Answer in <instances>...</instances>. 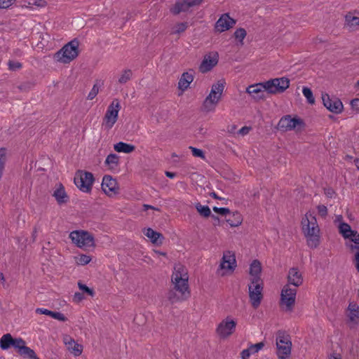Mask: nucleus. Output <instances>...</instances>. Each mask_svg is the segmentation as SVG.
<instances>
[{
	"label": "nucleus",
	"instance_id": "f257e3e1",
	"mask_svg": "<svg viewBox=\"0 0 359 359\" xmlns=\"http://www.w3.org/2000/svg\"><path fill=\"white\" fill-rule=\"evenodd\" d=\"M302 229L309 247L316 248L320 243V229L313 213L307 212L302 219Z\"/></svg>",
	"mask_w": 359,
	"mask_h": 359
},
{
	"label": "nucleus",
	"instance_id": "f03ea898",
	"mask_svg": "<svg viewBox=\"0 0 359 359\" xmlns=\"http://www.w3.org/2000/svg\"><path fill=\"white\" fill-rule=\"evenodd\" d=\"M172 283L174 285L173 289L181 292L188 297L190 295L189 290V275L187 268L181 264L175 265L174 271L171 278Z\"/></svg>",
	"mask_w": 359,
	"mask_h": 359
},
{
	"label": "nucleus",
	"instance_id": "7ed1b4c3",
	"mask_svg": "<svg viewBox=\"0 0 359 359\" xmlns=\"http://www.w3.org/2000/svg\"><path fill=\"white\" fill-rule=\"evenodd\" d=\"M79 55V41L76 39L65 45L55 55V59L61 63L67 64Z\"/></svg>",
	"mask_w": 359,
	"mask_h": 359
},
{
	"label": "nucleus",
	"instance_id": "20e7f679",
	"mask_svg": "<svg viewBox=\"0 0 359 359\" xmlns=\"http://www.w3.org/2000/svg\"><path fill=\"white\" fill-rule=\"evenodd\" d=\"M297 291V288L292 287L290 284L283 286L279 302L282 311L286 313L293 311L296 302Z\"/></svg>",
	"mask_w": 359,
	"mask_h": 359
},
{
	"label": "nucleus",
	"instance_id": "39448f33",
	"mask_svg": "<svg viewBox=\"0 0 359 359\" xmlns=\"http://www.w3.org/2000/svg\"><path fill=\"white\" fill-rule=\"evenodd\" d=\"M69 238L76 246L81 249L87 250L95 246L94 236L87 231H73L69 234Z\"/></svg>",
	"mask_w": 359,
	"mask_h": 359
},
{
	"label": "nucleus",
	"instance_id": "423d86ee",
	"mask_svg": "<svg viewBox=\"0 0 359 359\" xmlns=\"http://www.w3.org/2000/svg\"><path fill=\"white\" fill-rule=\"evenodd\" d=\"M305 126L304 121L297 117H292L291 115L283 116L278 121V129L283 132L295 130L302 131Z\"/></svg>",
	"mask_w": 359,
	"mask_h": 359
},
{
	"label": "nucleus",
	"instance_id": "0eeeda50",
	"mask_svg": "<svg viewBox=\"0 0 359 359\" xmlns=\"http://www.w3.org/2000/svg\"><path fill=\"white\" fill-rule=\"evenodd\" d=\"M236 260L234 253L226 251L223 253L217 274L219 276H229L233 273L236 268Z\"/></svg>",
	"mask_w": 359,
	"mask_h": 359
},
{
	"label": "nucleus",
	"instance_id": "6e6552de",
	"mask_svg": "<svg viewBox=\"0 0 359 359\" xmlns=\"http://www.w3.org/2000/svg\"><path fill=\"white\" fill-rule=\"evenodd\" d=\"M277 355L279 359H286L291 354L292 341L287 334L278 332L276 337Z\"/></svg>",
	"mask_w": 359,
	"mask_h": 359
},
{
	"label": "nucleus",
	"instance_id": "1a4fd4ad",
	"mask_svg": "<svg viewBox=\"0 0 359 359\" xmlns=\"http://www.w3.org/2000/svg\"><path fill=\"white\" fill-rule=\"evenodd\" d=\"M94 182L93 175L87 171L79 170L74 177L76 186L83 192L89 193Z\"/></svg>",
	"mask_w": 359,
	"mask_h": 359
},
{
	"label": "nucleus",
	"instance_id": "9d476101",
	"mask_svg": "<svg viewBox=\"0 0 359 359\" xmlns=\"http://www.w3.org/2000/svg\"><path fill=\"white\" fill-rule=\"evenodd\" d=\"M121 104L118 100H114L107 108L104 117L102 126L106 129H111L118 119Z\"/></svg>",
	"mask_w": 359,
	"mask_h": 359
},
{
	"label": "nucleus",
	"instance_id": "9b49d317",
	"mask_svg": "<svg viewBox=\"0 0 359 359\" xmlns=\"http://www.w3.org/2000/svg\"><path fill=\"white\" fill-rule=\"evenodd\" d=\"M236 325V320L231 316H227L217 325L216 334L222 339H226L235 332Z\"/></svg>",
	"mask_w": 359,
	"mask_h": 359
},
{
	"label": "nucleus",
	"instance_id": "f8f14e48",
	"mask_svg": "<svg viewBox=\"0 0 359 359\" xmlns=\"http://www.w3.org/2000/svg\"><path fill=\"white\" fill-rule=\"evenodd\" d=\"M249 297L253 308L257 309L261 304L263 298V282L262 280L250 281L248 286Z\"/></svg>",
	"mask_w": 359,
	"mask_h": 359
},
{
	"label": "nucleus",
	"instance_id": "ddd939ff",
	"mask_svg": "<svg viewBox=\"0 0 359 359\" xmlns=\"http://www.w3.org/2000/svg\"><path fill=\"white\" fill-rule=\"evenodd\" d=\"M264 83L266 91L272 94L282 93L290 86V80L285 77L271 79Z\"/></svg>",
	"mask_w": 359,
	"mask_h": 359
},
{
	"label": "nucleus",
	"instance_id": "4468645a",
	"mask_svg": "<svg viewBox=\"0 0 359 359\" xmlns=\"http://www.w3.org/2000/svg\"><path fill=\"white\" fill-rule=\"evenodd\" d=\"M219 61V55L217 52H210L205 54L199 66V71L201 73H206L210 71L217 65Z\"/></svg>",
	"mask_w": 359,
	"mask_h": 359
},
{
	"label": "nucleus",
	"instance_id": "2eb2a0df",
	"mask_svg": "<svg viewBox=\"0 0 359 359\" xmlns=\"http://www.w3.org/2000/svg\"><path fill=\"white\" fill-rule=\"evenodd\" d=\"M102 189L108 196L118 194L119 187L115 179L110 175H105L102 179Z\"/></svg>",
	"mask_w": 359,
	"mask_h": 359
},
{
	"label": "nucleus",
	"instance_id": "dca6fc26",
	"mask_svg": "<svg viewBox=\"0 0 359 359\" xmlns=\"http://www.w3.org/2000/svg\"><path fill=\"white\" fill-rule=\"evenodd\" d=\"M324 106L330 111L339 114L343 110V104L340 100L336 97H330L327 94L322 95Z\"/></svg>",
	"mask_w": 359,
	"mask_h": 359
},
{
	"label": "nucleus",
	"instance_id": "f3484780",
	"mask_svg": "<svg viewBox=\"0 0 359 359\" xmlns=\"http://www.w3.org/2000/svg\"><path fill=\"white\" fill-rule=\"evenodd\" d=\"M62 341L67 349L74 356L77 357L81 355L83 346L77 343L71 336L68 334L63 335Z\"/></svg>",
	"mask_w": 359,
	"mask_h": 359
},
{
	"label": "nucleus",
	"instance_id": "a211bd4d",
	"mask_svg": "<svg viewBox=\"0 0 359 359\" xmlns=\"http://www.w3.org/2000/svg\"><path fill=\"white\" fill-rule=\"evenodd\" d=\"M236 20L231 18L229 14L224 13L221 15L215 23V29L218 32H223L233 27Z\"/></svg>",
	"mask_w": 359,
	"mask_h": 359
},
{
	"label": "nucleus",
	"instance_id": "6ab92c4d",
	"mask_svg": "<svg viewBox=\"0 0 359 359\" xmlns=\"http://www.w3.org/2000/svg\"><path fill=\"white\" fill-rule=\"evenodd\" d=\"M266 91L265 83L253 84L246 89V92L255 100L264 99Z\"/></svg>",
	"mask_w": 359,
	"mask_h": 359
},
{
	"label": "nucleus",
	"instance_id": "aec40b11",
	"mask_svg": "<svg viewBox=\"0 0 359 359\" xmlns=\"http://www.w3.org/2000/svg\"><path fill=\"white\" fill-rule=\"evenodd\" d=\"M22 338H13L11 334H4L0 339V347L2 350H7L11 346L17 348Z\"/></svg>",
	"mask_w": 359,
	"mask_h": 359
},
{
	"label": "nucleus",
	"instance_id": "412c9836",
	"mask_svg": "<svg viewBox=\"0 0 359 359\" xmlns=\"http://www.w3.org/2000/svg\"><path fill=\"white\" fill-rule=\"evenodd\" d=\"M287 284L292 287L297 288L303 283L302 273L296 268L290 269L287 275Z\"/></svg>",
	"mask_w": 359,
	"mask_h": 359
},
{
	"label": "nucleus",
	"instance_id": "4be33fe9",
	"mask_svg": "<svg viewBox=\"0 0 359 359\" xmlns=\"http://www.w3.org/2000/svg\"><path fill=\"white\" fill-rule=\"evenodd\" d=\"M346 316L353 325L359 323V306L355 302H351L346 310Z\"/></svg>",
	"mask_w": 359,
	"mask_h": 359
},
{
	"label": "nucleus",
	"instance_id": "5701e85b",
	"mask_svg": "<svg viewBox=\"0 0 359 359\" xmlns=\"http://www.w3.org/2000/svg\"><path fill=\"white\" fill-rule=\"evenodd\" d=\"M144 234L155 245H161L163 240V236L151 228H145L142 230Z\"/></svg>",
	"mask_w": 359,
	"mask_h": 359
},
{
	"label": "nucleus",
	"instance_id": "b1692460",
	"mask_svg": "<svg viewBox=\"0 0 359 359\" xmlns=\"http://www.w3.org/2000/svg\"><path fill=\"white\" fill-rule=\"evenodd\" d=\"M18 353L24 358H28L30 359H39L34 350L26 346V342L22 339L20 345L16 348Z\"/></svg>",
	"mask_w": 359,
	"mask_h": 359
},
{
	"label": "nucleus",
	"instance_id": "393cba45",
	"mask_svg": "<svg viewBox=\"0 0 359 359\" xmlns=\"http://www.w3.org/2000/svg\"><path fill=\"white\" fill-rule=\"evenodd\" d=\"M219 102V100L208 95L202 104L201 111L205 113L215 111Z\"/></svg>",
	"mask_w": 359,
	"mask_h": 359
},
{
	"label": "nucleus",
	"instance_id": "a878e982",
	"mask_svg": "<svg viewBox=\"0 0 359 359\" xmlns=\"http://www.w3.org/2000/svg\"><path fill=\"white\" fill-rule=\"evenodd\" d=\"M53 196L55 197L56 201L59 204L65 203L69 199V197L65 190V187L62 184H58L56 185Z\"/></svg>",
	"mask_w": 359,
	"mask_h": 359
},
{
	"label": "nucleus",
	"instance_id": "bb28decb",
	"mask_svg": "<svg viewBox=\"0 0 359 359\" xmlns=\"http://www.w3.org/2000/svg\"><path fill=\"white\" fill-rule=\"evenodd\" d=\"M225 86V81L223 80L218 81L211 87L209 96L214 97L220 101Z\"/></svg>",
	"mask_w": 359,
	"mask_h": 359
},
{
	"label": "nucleus",
	"instance_id": "cd10ccee",
	"mask_svg": "<svg viewBox=\"0 0 359 359\" xmlns=\"http://www.w3.org/2000/svg\"><path fill=\"white\" fill-rule=\"evenodd\" d=\"M225 86V81L223 80L218 81L211 87L209 96L214 97L220 101Z\"/></svg>",
	"mask_w": 359,
	"mask_h": 359
},
{
	"label": "nucleus",
	"instance_id": "c85d7f7f",
	"mask_svg": "<svg viewBox=\"0 0 359 359\" xmlns=\"http://www.w3.org/2000/svg\"><path fill=\"white\" fill-rule=\"evenodd\" d=\"M261 271V263L258 260H254L250 267V281L262 280L260 278Z\"/></svg>",
	"mask_w": 359,
	"mask_h": 359
},
{
	"label": "nucleus",
	"instance_id": "c756f323",
	"mask_svg": "<svg viewBox=\"0 0 359 359\" xmlns=\"http://www.w3.org/2000/svg\"><path fill=\"white\" fill-rule=\"evenodd\" d=\"M344 26L350 31H355L359 27V17L348 13L345 16Z\"/></svg>",
	"mask_w": 359,
	"mask_h": 359
},
{
	"label": "nucleus",
	"instance_id": "7c9ffc66",
	"mask_svg": "<svg viewBox=\"0 0 359 359\" xmlns=\"http://www.w3.org/2000/svg\"><path fill=\"white\" fill-rule=\"evenodd\" d=\"M194 80V75L190 72H184L182 74L178 82V88L182 91L187 90L190 83Z\"/></svg>",
	"mask_w": 359,
	"mask_h": 359
},
{
	"label": "nucleus",
	"instance_id": "2f4dec72",
	"mask_svg": "<svg viewBox=\"0 0 359 359\" xmlns=\"http://www.w3.org/2000/svg\"><path fill=\"white\" fill-rule=\"evenodd\" d=\"M189 297L181 293L177 292L175 289L170 290L167 294V298L171 304H175L186 300Z\"/></svg>",
	"mask_w": 359,
	"mask_h": 359
},
{
	"label": "nucleus",
	"instance_id": "473e14b6",
	"mask_svg": "<svg viewBox=\"0 0 359 359\" xmlns=\"http://www.w3.org/2000/svg\"><path fill=\"white\" fill-rule=\"evenodd\" d=\"M190 8L186 0L176 2L172 7L170 8V12L174 15H177L181 12H186Z\"/></svg>",
	"mask_w": 359,
	"mask_h": 359
},
{
	"label": "nucleus",
	"instance_id": "72a5a7b5",
	"mask_svg": "<svg viewBox=\"0 0 359 359\" xmlns=\"http://www.w3.org/2000/svg\"><path fill=\"white\" fill-rule=\"evenodd\" d=\"M114 149L119 153L130 154L135 151V147L133 144L119 142L114 145Z\"/></svg>",
	"mask_w": 359,
	"mask_h": 359
},
{
	"label": "nucleus",
	"instance_id": "f704fd0d",
	"mask_svg": "<svg viewBox=\"0 0 359 359\" xmlns=\"http://www.w3.org/2000/svg\"><path fill=\"white\" fill-rule=\"evenodd\" d=\"M119 158L116 154H111L107 156L105 160V164L109 167L110 169L114 168L118 163Z\"/></svg>",
	"mask_w": 359,
	"mask_h": 359
},
{
	"label": "nucleus",
	"instance_id": "c9c22d12",
	"mask_svg": "<svg viewBox=\"0 0 359 359\" xmlns=\"http://www.w3.org/2000/svg\"><path fill=\"white\" fill-rule=\"evenodd\" d=\"M339 233L343 236L344 238L350 237L352 231L353 230L351 229L349 224L342 222L339 226Z\"/></svg>",
	"mask_w": 359,
	"mask_h": 359
},
{
	"label": "nucleus",
	"instance_id": "e433bc0d",
	"mask_svg": "<svg viewBox=\"0 0 359 359\" xmlns=\"http://www.w3.org/2000/svg\"><path fill=\"white\" fill-rule=\"evenodd\" d=\"M132 75L133 72L130 69H125L121 73L118 82L124 84L131 79Z\"/></svg>",
	"mask_w": 359,
	"mask_h": 359
},
{
	"label": "nucleus",
	"instance_id": "4c0bfd02",
	"mask_svg": "<svg viewBox=\"0 0 359 359\" xmlns=\"http://www.w3.org/2000/svg\"><path fill=\"white\" fill-rule=\"evenodd\" d=\"M101 86H102V83L99 81H97L95 83V84L93 85L91 90L89 92V93L87 96V100H93L97 96V95L99 93L100 88Z\"/></svg>",
	"mask_w": 359,
	"mask_h": 359
},
{
	"label": "nucleus",
	"instance_id": "58836bf2",
	"mask_svg": "<svg viewBox=\"0 0 359 359\" xmlns=\"http://www.w3.org/2000/svg\"><path fill=\"white\" fill-rule=\"evenodd\" d=\"M226 222L230 224L231 226H238L242 223L241 215L238 212H234L232 218H229Z\"/></svg>",
	"mask_w": 359,
	"mask_h": 359
},
{
	"label": "nucleus",
	"instance_id": "ea45409f",
	"mask_svg": "<svg viewBox=\"0 0 359 359\" xmlns=\"http://www.w3.org/2000/svg\"><path fill=\"white\" fill-rule=\"evenodd\" d=\"M196 209L201 215L205 217H209L211 214V210L210 208L207 205H202L200 203H197L196 205Z\"/></svg>",
	"mask_w": 359,
	"mask_h": 359
},
{
	"label": "nucleus",
	"instance_id": "a19ab883",
	"mask_svg": "<svg viewBox=\"0 0 359 359\" xmlns=\"http://www.w3.org/2000/svg\"><path fill=\"white\" fill-rule=\"evenodd\" d=\"M76 263L78 265L84 266L90 263L91 261V257L86 255H79L77 257H75Z\"/></svg>",
	"mask_w": 359,
	"mask_h": 359
},
{
	"label": "nucleus",
	"instance_id": "79ce46f5",
	"mask_svg": "<svg viewBox=\"0 0 359 359\" xmlns=\"http://www.w3.org/2000/svg\"><path fill=\"white\" fill-rule=\"evenodd\" d=\"M187 23L180 22L176 24L172 28V34H180L187 29Z\"/></svg>",
	"mask_w": 359,
	"mask_h": 359
},
{
	"label": "nucleus",
	"instance_id": "37998d69",
	"mask_svg": "<svg viewBox=\"0 0 359 359\" xmlns=\"http://www.w3.org/2000/svg\"><path fill=\"white\" fill-rule=\"evenodd\" d=\"M302 93L305 97L307 99V101L310 104H313L315 102V99L313 95V93L311 90L307 87H304L302 90Z\"/></svg>",
	"mask_w": 359,
	"mask_h": 359
},
{
	"label": "nucleus",
	"instance_id": "c03bdc74",
	"mask_svg": "<svg viewBox=\"0 0 359 359\" xmlns=\"http://www.w3.org/2000/svg\"><path fill=\"white\" fill-rule=\"evenodd\" d=\"M246 31L243 28L237 29L234 32V36L236 39L239 40L241 43L243 44V39L246 36Z\"/></svg>",
	"mask_w": 359,
	"mask_h": 359
},
{
	"label": "nucleus",
	"instance_id": "a18cd8bd",
	"mask_svg": "<svg viewBox=\"0 0 359 359\" xmlns=\"http://www.w3.org/2000/svg\"><path fill=\"white\" fill-rule=\"evenodd\" d=\"M189 149L191 151L194 156L201 158L203 160L205 158V156L203 150L191 146H190Z\"/></svg>",
	"mask_w": 359,
	"mask_h": 359
},
{
	"label": "nucleus",
	"instance_id": "49530a36",
	"mask_svg": "<svg viewBox=\"0 0 359 359\" xmlns=\"http://www.w3.org/2000/svg\"><path fill=\"white\" fill-rule=\"evenodd\" d=\"M264 344L263 342H259L250 346L248 348L252 355L259 352L264 347Z\"/></svg>",
	"mask_w": 359,
	"mask_h": 359
},
{
	"label": "nucleus",
	"instance_id": "de8ad7c7",
	"mask_svg": "<svg viewBox=\"0 0 359 359\" xmlns=\"http://www.w3.org/2000/svg\"><path fill=\"white\" fill-rule=\"evenodd\" d=\"M16 0H0V9L9 8Z\"/></svg>",
	"mask_w": 359,
	"mask_h": 359
},
{
	"label": "nucleus",
	"instance_id": "09e8293b",
	"mask_svg": "<svg viewBox=\"0 0 359 359\" xmlns=\"http://www.w3.org/2000/svg\"><path fill=\"white\" fill-rule=\"evenodd\" d=\"M50 317L62 322H65L67 320L65 315L60 312L52 311Z\"/></svg>",
	"mask_w": 359,
	"mask_h": 359
},
{
	"label": "nucleus",
	"instance_id": "8fccbe9b",
	"mask_svg": "<svg viewBox=\"0 0 359 359\" xmlns=\"http://www.w3.org/2000/svg\"><path fill=\"white\" fill-rule=\"evenodd\" d=\"M78 286H79V288L86 292L88 294H89L90 296H93L94 295V292L92 289L89 288L88 286H86V285L81 283V282H79L78 283Z\"/></svg>",
	"mask_w": 359,
	"mask_h": 359
},
{
	"label": "nucleus",
	"instance_id": "3c124183",
	"mask_svg": "<svg viewBox=\"0 0 359 359\" xmlns=\"http://www.w3.org/2000/svg\"><path fill=\"white\" fill-rule=\"evenodd\" d=\"M8 65L9 69L12 70V71H15L17 69H19L22 67V65L20 62H15V61H12V60H10L8 62Z\"/></svg>",
	"mask_w": 359,
	"mask_h": 359
},
{
	"label": "nucleus",
	"instance_id": "603ef678",
	"mask_svg": "<svg viewBox=\"0 0 359 359\" xmlns=\"http://www.w3.org/2000/svg\"><path fill=\"white\" fill-rule=\"evenodd\" d=\"M318 215L323 217H326L327 214V208L324 205H319L317 207Z\"/></svg>",
	"mask_w": 359,
	"mask_h": 359
},
{
	"label": "nucleus",
	"instance_id": "864d4df0",
	"mask_svg": "<svg viewBox=\"0 0 359 359\" xmlns=\"http://www.w3.org/2000/svg\"><path fill=\"white\" fill-rule=\"evenodd\" d=\"M347 238L350 239L355 244L359 245V233L356 231H353L350 237Z\"/></svg>",
	"mask_w": 359,
	"mask_h": 359
},
{
	"label": "nucleus",
	"instance_id": "5fc2aeb1",
	"mask_svg": "<svg viewBox=\"0 0 359 359\" xmlns=\"http://www.w3.org/2000/svg\"><path fill=\"white\" fill-rule=\"evenodd\" d=\"M213 210L216 213H218V214H219L221 215H227V214H229L230 212L229 209V208H226L214 207L213 208Z\"/></svg>",
	"mask_w": 359,
	"mask_h": 359
},
{
	"label": "nucleus",
	"instance_id": "6e6d98bb",
	"mask_svg": "<svg viewBox=\"0 0 359 359\" xmlns=\"http://www.w3.org/2000/svg\"><path fill=\"white\" fill-rule=\"evenodd\" d=\"M351 107L353 110H355L356 112L359 113V99H353L351 102Z\"/></svg>",
	"mask_w": 359,
	"mask_h": 359
},
{
	"label": "nucleus",
	"instance_id": "4d7b16f0",
	"mask_svg": "<svg viewBox=\"0 0 359 359\" xmlns=\"http://www.w3.org/2000/svg\"><path fill=\"white\" fill-rule=\"evenodd\" d=\"M36 313L39 314H44L50 316L52 311L48 310L46 309L38 308L36 309Z\"/></svg>",
	"mask_w": 359,
	"mask_h": 359
},
{
	"label": "nucleus",
	"instance_id": "13d9d810",
	"mask_svg": "<svg viewBox=\"0 0 359 359\" xmlns=\"http://www.w3.org/2000/svg\"><path fill=\"white\" fill-rule=\"evenodd\" d=\"M251 130V128L249 126H244L238 130V134L245 136L248 135Z\"/></svg>",
	"mask_w": 359,
	"mask_h": 359
},
{
	"label": "nucleus",
	"instance_id": "bf43d9fd",
	"mask_svg": "<svg viewBox=\"0 0 359 359\" xmlns=\"http://www.w3.org/2000/svg\"><path fill=\"white\" fill-rule=\"evenodd\" d=\"M251 353H250L248 348L244 349L241 353V356L242 359H249Z\"/></svg>",
	"mask_w": 359,
	"mask_h": 359
},
{
	"label": "nucleus",
	"instance_id": "052dcab7",
	"mask_svg": "<svg viewBox=\"0 0 359 359\" xmlns=\"http://www.w3.org/2000/svg\"><path fill=\"white\" fill-rule=\"evenodd\" d=\"M189 7L198 6L202 3L203 0H186Z\"/></svg>",
	"mask_w": 359,
	"mask_h": 359
},
{
	"label": "nucleus",
	"instance_id": "680f3d73",
	"mask_svg": "<svg viewBox=\"0 0 359 359\" xmlns=\"http://www.w3.org/2000/svg\"><path fill=\"white\" fill-rule=\"evenodd\" d=\"M33 5L38 7H45L47 5V3L45 0H35L33 3Z\"/></svg>",
	"mask_w": 359,
	"mask_h": 359
},
{
	"label": "nucleus",
	"instance_id": "e2e57ef3",
	"mask_svg": "<svg viewBox=\"0 0 359 359\" xmlns=\"http://www.w3.org/2000/svg\"><path fill=\"white\" fill-rule=\"evenodd\" d=\"M83 299V295L80 292H76L74 295L73 300L75 302H79Z\"/></svg>",
	"mask_w": 359,
	"mask_h": 359
},
{
	"label": "nucleus",
	"instance_id": "0e129e2a",
	"mask_svg": "<svg viewBox=\"0 0 359 359\" xmlns=\"http://www.w3.org/2000/svg\"><path fill=\"white\" fill-rule=\"evenodd\" d=\"M325 194L327 196L332 198L334 194V191L332 189H327L325 190Z\"/></svg>",
	"mask_w": 359,
	"mask_h": 359
},
{
	"label": "nucleus",
	"instance_id": "69168bd1",
	"mask_svg": "<svg viewBox=\"0 0 359 359\" xmlns=\"http://www.w3.org/2000/svg\"><path fill=\"white\" fill-rule=\"evenodd\" d=\"M143 209L144 210H147L149 209H151V210H158L159 211L160 210L156 207H154L152 205H147V204H144L143 205Z\"/></svg>",
	"mask_w": 359,
	"mask_h": 359
},
{
	"label": "nucleus",
	"instance_id": "338daca9",
	"mask_svg": "<svg viewBox=\"0 0 359 359\" xmlns=\"http://www.w3.org/2000/svg\"><path fill=\"white\" fill-rule=\"evenodd\" d=\"M236 130V125H231V126H228V128H227V130L230 133H233Z\"/></svg>",
	"mask_w": 359,
	"mask_h": 359
},
{
	"label": "nucleus",
	"instance_id": "774afa93",
	"mask_svg": "<svg viewBox=\"0 0 359 359\" xmlns=\"http://www.w3.org/2000/svg\"><path fill=\"white\" fill-rule=\"evenodd\" d=\"M355 267L359 271V252L355 254Z\"/></svg>",
	"mask_w": 359,
	"mask_h": 359
}]
</instances>
